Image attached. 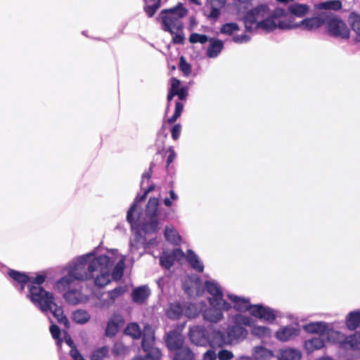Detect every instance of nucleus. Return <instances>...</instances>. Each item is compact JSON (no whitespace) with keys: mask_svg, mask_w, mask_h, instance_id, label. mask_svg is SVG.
I'll use <instances>...</instances> for the list:
<instances>
[{"mask_svg":"<svg viewBox=\"0 0 360 360\" xmlns=\"http://www.w3.org/2000/svg\"><path fill=\"white\" fill-rule=\"evenodd\" d=\"M126 256L120 255L117 250H107L105 254L98 255L97 250L77 257L63 268L67 276L62 277L55 284V289L63 292L73 281L94 280L99 287L108 285L112 279L119 280L123 274Z\"/></svg>","mask_w":360,"mask_h":360,"instance_id":"1","label":"nucleus"},{"mask_svg":"<svg viewBox=\"0 0 360 360\" xmlns=\"http://www.w3.org/2000/svg\"><path fill=\"white\" fill-rule=\"evenodd\" d=\"M234 6L237 13L243 20L245 30L250 32L257 30L270 32L276 29L283 30L301 29L312 31L325 25L327 20L326 13L297 20L292 16H285L284 8L278 7L272 10L267 4H261L248 10V2L237 0L234 1Z\"/></svg>","mask_w":360,"mask_h":360,"instance_id":"2","label":"nucleus"},{"mask_svg":"<svg viewBox=\"0 0 360 360\" xmlns=\"http://www.w3.org/2000/svg\"><path fill=\"white\" fill-rule=\"evenodd\" d=\"M153 189L150 186L141 197H136L132 206L127 212V219L131 224L135 234L131 238L129 243V255L131 259L139 258L142 252L136 254L140 248L149 249L152 246L158 245L156 238L150 239L148 241L142 236L144 234L155 233L159 230V225L166 219L167 214L166 211L159 207V200L157 198H150L146 206L145 212L139 214V207L141 202L145 198L149 191Z\"/></svg>","mask_w":360,"mask_h":360,"instance_id":"3","label":"nucleus"},{"mask_svg":"<svg viewBox=\"0 0 360 360\" xmlns=\"http://www.w3.org/2000/svg\"><path fill=\"white\" fill-rule=\"evenodd\" d=\"M30 301L44 313L50 311L59 323L69 327V321L63 314V309L56 302L53 293L46 291L42 287H31Z\"/></svg>","mask_w":360,"mask_h":360,"instance_id":"4","label":"nucleus"},{"mask_svg":"<svg viewBox=\"0 0 360 360\" xmlns=\"http://www.w3.org/2000/svg\"><path fill=\"white\" fill-rule=\"evenodd\" d=\"M126 335L131 336L134 339H139L143 337L142 348L146 353L145 356H141L135 357L133 360H160L161 356L160 351L158 348L154 347L155 336L154 330L148 325L144 326L141 331L139 326L136 323L128 324L125 328Z\"/></svg>","mask_w":360,"mask_h":360,"instance_id":"5","label":"nucleus"},{"mask_svg":"<svg viewBox=\"0 0 360 360\" xmlns=\"http://www.w3.org/2000/svg\"><path fill=\"white\" fill-rule=\"evenodd\" d=\"M188 13V10L181 3H179L175 7L170 9L162 11L160 20L162 24V29L172 34L182 30L183 25L181 19Z\"/></svg>","mask_w":360,"mask_h":360,"instance_id":"6","label":"nucleus"},{"mask_svg":"<svg viewBox=\"0 0 360 360\" xmlns=\"http://www.w3.org/2000/svg\"><path fill=\"white\" fill-rule=\"evenodd\" d=\"M231 321L234 323V326H229L227 330V336L229 342L238 343L245 340L248 335V330L243 327L251 326L254 323V320L248 316L242 314H237L231 316Z\"/></svg>","mask_w":360,"mask_h":360,"instance_id":"7","label":"nucleus"},{"mask_svg":"<svg viewBox=\"0 0 360 360\" xmlns=\"http://www.w3.org/2000/svg\"><path fill=\"white\" fill-rule=\"evenodd\" d=\"M9 277L13 281V284L19 288L20 291L24 290L25 285L27 286L28 293L27 297L30 300L31 287H41V285L45 281L46 276L44 274H37L35 276H29L25 273L9 269L8 271Z\"/></svg>","mask_w":360,"mask_h":360,"instance_id":"8","label":"nucleus"},{"mask_svg":"<svg viewBox=\"0 0 360 360\" xmlns=\"http://www.w3.org/2000/svg\"><path fill=\"white\" fill-rule=\"evenodd\" d=\"M188 335L191 341L198 346H206L210 344L212 347H222L225 342L223 338L224 335L220 331L216 333L212 339L209 340L205 328L202 326L191 327Z\"/></svg>","mask_w":360,"mask_h":360,"instance_id":"9","label":"nucleus"},{"mask_svg":"<svg viewBox=\"0 0 360 360\" xmlns=\"http://www.w3.org/2000/svg\"><path fill=\"white\" fill-rule=\"evenodd\" d=\"M231 309V305L229 302H225V304L221 303L219 304H209V307L203 308L202 317L207 321L217 323L223 320L224 311Z\"/></svg>","mask_w":360,"mask_h":360,"instance_id":"10","label":"nucleus"},{"mask_svg":"<svg viewBox=\"0 0 360 360\" xmlns=\"http://www.w3.org/2000/svg\"><path fill=\"white\" fill-rule=\"evenodd\" d=\"M328 33L335 37L347 38L349 30L346 24L340 18L327 14L326 23Z\"/></svg>","mask_w":360,"mask_h":360,"instance_id":"11","label":"nucleus"},{"mask_svg":"<svg viewBox=\"0 0 360 360\" xmlns=\"http://www.w3.org/2000/svg\"><path fill=\"white\" fill-rule=\"evenodd\" d=\"M205 288L207 292L210 295L207 301L209 304H219V303L224 304L227 302L224 299V293L222 287L219 283L214 279H207L205 282Z\"/></svg>","mask_w":360,"mask_h":360,"instance_id":"12","label":"nucleus"},{"mask_svg":"<svg viewBox=\"0 0 360 360\" xmlns=\"http://www.w3.org/2000/svg\"><path fill=\"white\" fill-rule=\"evenodd\" d=\"M233 0H206L204 14L210 20H217L221 15V10L231 4Z\"/></svg>","mask_w":360,"mask_h":360,"instance_id":"13","label":"nucleus"},{"mask_svg":"<svg viewBox=\"0 0 360 360\" xmlns=\"http://www.w3.org/2000/svg\"><path fill=\"white\" fill-rule=\"evenodd\" d=\"M63 293L64 300L71 305L84 304L89 300V296L84 294L81 288H67Z\"/></svg>","mask_w":360,"mask_h":360,"instance_id":"14","label":"nucleus"},{"mask_svg":"<svg viewBox=\"0 0 360 360\" xmlns=\"http://www.w3.org/2000/svg\"><path fill=\"white\" fill-rule=\"evenodd\" d=\"M300 331L298 324L283 326L275 333V338L280 342H286L298 337Z\"/></svg>","mask_w":360,"mask_h":360,"instance_id":"15","label":"nucleus"},{"mask_svg":"<svg viewBox=\"0 0 360 360\" xmlns=\"http://www.w3.org/2000/svg\"><path fill=\"white\" fill-rule=\"evenodd\" d=\"M185 257L184 252L179 248L171 252L164 251L160 257V264L162 267L169 269L175 262H181Z\"/></svg>","mask_w":360,"mask_h":360,"instance_id":"16","label":"nucleus"},{"mask_svg":"<svg viewBox=\"0 0 360 360\" xmlns=\"http://www.w3.org/2000/svg\"><path fill=\"white\" fill-rule=\"evenodd\" d=\"M183 288L189 296L193 295L200 296L203 292L201 281L199 277L195 275L188 277L184 281Z\"/></svg>","mask_w":360,"mask_h":360,"instance_id":"17","label":"nucleus"},{"mask_svg":"<svg viewBox=\"0 0 360 360\" xmlns=\"http://www.w3.org/2000/svg\"><path fill=\"white\" fill-rule=\"evenodd\" d=\"M126 291L127 288L125 286H119L112 290L108 291L106 296L101 298L96 306L99 308H108Z\"/></svg>","mask_w":360,"mask_h":360,"instance_id":"18","label":"nucleus"},{"mask_svg":"<svg viewBox=\"0 0 360 360\" xmlns=\"http://www.w3.org/2000/svg\"><path fill=\"white\" fill-rule=\"evenodd\" d=\"M226 296L229 300L231 308L233 307L236 311L244 312L250 308V300L248 297L238 296L230 292H227Z\"/></svg>","mask_w":360,"mask_h":360,"instance_id":"19","label":"nucleus"},{"mask_svg":"<svg viewBox=\"0 0 360 360\" xmlns=\"http://www.w3.org/2000/svg\"><path fill=\"white\" fill-rule=\"evenodd\" d=\"M165 342L167 347L171 351L179 350L181 347H184V338L180 332L173 330L167 334Z\"/></svg>","mask_w":360,"mask_h":360,"instance_id":"20","label":"nucleus"},{"mask_svg":"<svg viewBox=\"0 0 360 360\" xmlns=\"http://www.w3.org/2000/svg\"><path fill=\"white\" fill-rule=\"evenodd\" d=\"M174 96H178L181 101L186 99L187 96V89L181 86L180 81L176 78H172L171 79V87L167 96L169 102L172 99Z\"/></svg>","mask_w":360,"mask_h":360,"instance_id":"21","label":"nucleus"},{"mask_svg":"<svg viewBox=\"0 0 360 360\" xmlns=\"http://www.w3.org/2000/svg\"><path fill=\"white\" fill-rule=\"evenodd\" d=\"M302 352L296 348L285 347L277 352L278 360H301Z\"/></svg>","mask_w":360,"mask_h":360,"instance_id":"22","label":"nucleus"},{"mask_svg":"<svg viewBox=\"0 0 360 360\" xmlns=\"http://www.w3.org/2000/svg\"><path fill=\"white\" fill-rule=\"evenodd\" d=\"M328 323L324 321H314L305 324L303 329L306 333L311 334H319L320 336L325 335L326 330H328Z\"/></svg>","mask_w":360,"mask_h":360,"instance_id":"23","label":"nucleus"},{"mask_svg":"<svg viewBox=\"0 0 360 360\" xmlns=\"http://www.w3.org/2000/svg\"><path fill=\"white\" fill-rule=\"evenodd\" d=\"M328 342L338 344L342 348L345 335L337 330H335L331 323H328V330L325 331V335Z\"/></svg>","mask_w":360,"mask_h":360,"instance_id":"24","label":"nucleus"},{"mask_svg":"<svg viewBox=\"0 0 360 360\" xmlns=\"http://www.w3.org/2000/svg\"><path fill=\"white\" fill-rule=\"evenodd\" d=\"M288 11L291 15H288L285 11V16H292L296 19V18H303L305 16L309 11V7L307 4H294L288 7Z\"/></svg>","mask_w":360,"mask_h":360,"instance_id":"25","label":"nucleus"},{"mask_svg":"<svg viewBox=\"0 0 360 360\" xmlns=\"http://www.w3.org/2000/svg\"><path fill=\"white\" fill-rule=\"evenodd\" d=\"M184 258L191 264L192 268L198 272H202L204 264L198 256L191 250H188Z\"/></svg>","mask_w":360,"mask_h":360,"instance_id":"26","label":"nucleus"},{"mask_svg":"<svg viewBox=\"0 0 360 360\" xmlns=\"http://www.w3.org/2000/svg\"><path fill=\"white\" fill-rule=\"evenodd\" d=\"M252 351L254 360H270L274 356L273 351L263 346H255Z\"/></svg>","mask_w":360,"mask_h":360,"instance_id":"27","label":"nucleus"},{"mask_svg":"<svg viewBox=\"0 0 360 360\" xmlns=\"http://www.w3.org/2000/svg\"><path fill=\"white\" fill-rule=\"evenodd\" d=\"M324 345V341L321 337H314L307 340L304 343V347L307 353H312L316 350L321 349Z\"/></svg>","mask_w":360,"mask_h":360,"instance_id":"28","label":"nucleus"},{"mask_svg":"<svg viewBox=\"0 0 360 360\" xmlns=\"http://www.w3.org/2000/svg\"><path fill=\"white\" fill-rule=\"evenodd\" d=\"M149 295L150 290L146 285L135 288L131 294L133 301L139 304L144 302Z\"/></svg>","mask_w":360,"mask_h":360,"instance_id":"29","label":"nucleus"},{"mask_svg":"<svg viewBox=\"0 0 360 360\" xmlns=\"http://www.w3.org/2000/svg\"><path fill=\"white\" fill-rule=\"evenodd\" d=\"M345 323L350 330H354L360 327V310L349 312L346 317Z\"/></svg>","mask_w":360,"mask_h":360,"instance_id":"30","label":"nucleus"},{"mask_svg":"<svg viewBox=\"0 0 360 360\" xmlns=\"http://www.w3.org/2000/svg\"><path fill=\"white\" fill-rule=\"evenodd\" d=\"M209 41L210 46L207 49V55L209 58H216L223 49V41L214 39H210Z\"/></svg>","mask_w":360,"mask_h":360,"instance_id":"31","label":"nucleus"},{"mask_svg":"<svg viewBox=\"0 0 360 360\" xmlns=\"http://www.w3.org/2000/svg\"><path fill=\"white\" fill-rule=\"evenodd\" d=\"M71 318L76 323L83 325L89 321L91 316L88 311L78 309L72 313Z\"/></svg>","mask_w":360,"mask_h":360,"instance_id":"32","label":"nucleus"},{"mask_svg":"<svg viewBox=\"0 0 360 360\" xmlns=\"http://www.w3.org/2000/svg\"><path fill=\"white\" fill-rule=\"evenodd\" d=\"M205 307V303L200 302L199 304H189L184 306V315L191 319L194 318L199 314L200 312L202 313L203 308Z\"/></svg>","mask_w":360,"mask_h":360,"instance_id":"33","label":"nucleus"},{"mask_svg":"<svg viewBox=\"0 0 360 360\" xmlns=\"http://www.w3.org/2000/svg\"><path fill=\"white\" fill-rule=\"evenodd\" d=\"M343 349H360V333H356L350 336H345Z\"/></svg>","mask_w":360,"mask_h":360,"instance_id":"34","label":"nucleus"},{"mask_svg":"<svg viewBox=\"0 0 360 360\" xmlns=\"http://www.w3.org/2000/svg\"><path fill=\"white\" fill-rule=\"evenodd\" d=\"M164 235L165 239L172 244L178 245L181 241V236L173 226H166Z\"/></svg>","mask_w":360,"mask_h":360,"instance_id":"35","label":"nucleus"},{"mask_svg":"<svg viewBox=\"0 0 360 360\" xmlns=\"http://www.w3.org/2000/svg\"><path fill=\"white\" fill-rule=\"evenodd\" d=\"M166 313L170 319H179L182 314H184V306L182 307L179 303H172L167 308Z\"/></svg>","mask_w":360,"mask_h":360,"instance_id":"36","label":"nucleus"},{"mask_svg":"<svg viewBox=\"0 0 360 360\" xmlns=\"http://www.w3.org/2000/svg\"><path fill=\"white\" fill-rule=\"evenodd\" d=\"M251 333L252 335L259 338H269L271 335V330L264 326L252 325L251 326Z\"/></svg>","mask_w":360,"mask_h":360,"instance_id":"37","label":"nucleus"},{"mask_svg":"<svg viewBox=\"0 0 360 360\" xmlns=\"http://www.w3.org/2000/svg\"><path fill=\"white\" fill-rule=\"evenodd\" d=\"M194 355L191 350L186 346L181 347L176 351L174 360H193Z\"/></svg>","mask_w":360,"mask_h":360,"instance_id":"38","label":"nucleus"},{"mask_svg":"<svg viewBox=\"0 0 360 360\" xmlns=\"http://www.w3.org/2000/svg\"><path fill=\"white\" fill-rule=\"evenodd\" d=\"M64 340L65 343L71 348L70 355L73 360H84L78 350L75 347L74 342L71 338L66 333H64Z\"/></svg>","mask_w":360,"mask_h":360,"instance_id":"39","label":"nucleus"},{"mask_svg":"<svg viewBox=\"0 0 360 360\" xmlns=\"http://www.w3.org/2000/svg\"><path fill=\"white\" fill-rule=\"evenodd\" d=\"M145 11L148 17H152L160 6V0H144Z\"/></svg>","mask_w":360,"mask_h":360,"instance_id":"40","label":"nucleus"},{"mask_svg":"<svg viewBox=\"0 0 360 360\" xmlns=\"http://www.w3.org/2000/svg\"><path fill=\"white\" fill-rule=\"evenodd\" d=\"M276 311L273 309L263 305L260 320L271 323L276 319Z\"/></svg>","mask_w":360,"mask_h":360,"instance_id":"41","label":"nucleus"},{"mask_svg":"<svg viewBox=\"0 0 360 360\" xmlns=\"http://www.w3.org/2000/svg\"><path fill=\"white\" fill-rule=\"evenodd\" d=\"M120 328V323L119 321H115L114 319H111L108 321L106 330H105V334L108 337H112L114 336L117 332L118 331V329Z\"/></svg>","mask_w":360,"mask_h":360,"instance_id":"42","label":"nucleus"},{"mask_svg":"<svg viewBox=\"0 0 360 360\" xmlns=\"http://www.w3.org/2000/svg\"><path fill=\"white\" fill-rule=\"evenodd\" d=\"M239 26L236 22H229L224 24L220 31L222 34L231 35L239 30Z\"/></svg>","mask_w":360,"mask_h":360,"instance_id":"43","label":"nucleus"},{"mask_svg":"<svg viewBox=\"0 0 360 360\" xmlns=\"http://www.w3.org/2000/svg\"><path fill=\"white\" fill-rule=\"evenodd\" d=\"M342 7V3L339 0L329 1L319 4V8L321 9H329L337 11Z\"/></svg>","mask_w":360,"mask_h":360,"instance_id":"44","label":"nucleus"},{"mask_svg":"<svg viewBox=\"0 0 360 360\" xmlns=\"http://www.w3.org/2000/svg\"><path fill=\"white\" fill-rule=\"evenodd\" d=\"M108 353V348L107 347H100L91 354V360H103Z\"/></svg>","mask_w":360,"mask_h":360,"instance_id":"45","label":"nucleus"},{"mask_svg":"<svg viewBox=\"0 0 360 360\" xmlns=\"http://www.w3.org/2000/svg\"><path fill=\"white\" fill-rule=\"evenodd\" d=\"M191 43H200L205 44L208 41V37L205 34H200L198 33H193L189 38Z\"/></svg>","mask_w":360,"mask_h":360,"instance_id":"46","label":"nucleus"},{"mask_svg":"<svg viewBox=\"0 0 360 360\" xmlns=\"http://www.w3.org/2000/svg\"><path fill=\"white\" fill-rule=\"evenodd\" d=\"M263 305L262 304H251L247 311H249L250 315L260 319L261 312L262 310Z\"/></svg>","mask_w":360,"mask_h":360,"instance_id":"47","label":"nucleus"},{"mask_svg":"<svg viewBox=\"0 0 360 360\" xmlns=\"http://www.w3.org/2000/svg\"><path fill=\"white\" fill-rule=\"evenodd\" d=\"M169 197L164 199V205L167 207L172 206L173 203L179 200V195L174 190H170L169 191Z\"/></svg>","mask_w":360,"mask_h":360,"instance_id":"48","label":"nucleus"},{"mask_svg":"<svg viewBox=\"0 0 360 360\" xmlns=\"http://www.w3.org/2000/svg\"><path fill=\"white\" fill-rule=\"evenodd\" d=\"M128 351L127 347H125L122 342H117L113 347V352L117 356L124 355Z\"/></svg>","mask_w":360,"mask_h":360,"instance_id":"49","label":"nucleus"},{"mask_svg":"<svg viewBox=\"0 0 360 360\" xmlns=\"http://www.w3.org/2000/svg\"><path fill=\"white\" fill-rule=\"evenodd\" d=\"M184 108V105L181 102H176L175 106V111L171 118L169 119V122H174L177 118L181 115Z\"/></svg>","mask_w":360,"mask_h":360,"instance_id":"50","label":"nucleus"},{"mask_svg":"<svg viewBox=\"0 0 360 360\" xmlns=\"http://www.w3.org/2000/svg\"><path fill=\"white\" fill-rule=\"evenodd\" d=\"M179 68L185 75H188L191 73V66L186 61L184 57L180 58Z\"/></svg>","mask_w":360,"mask_h":360,"instance_id":"51","label":"nucleus"},{"mask_svg":"<svg viewBox=\"0 0 360 360\" xmlns=\"http://www.w3.org/2000/svg\"><path fill=\"white\" fill-rule=\"evenodd\" d=\"M50 332L52 337L57 340V344L60 345L62 342L60 338V335L61 334L60 328L56 325H51L50 327Z\"/></svg>","mask_w":360,"mask_h":360,"instance_id":"52","label":"nucleus"},{"mask_svg":"<svg viewBox=\"0 0 360 360\" xmlns=\"http://www.w3.org/2000/svg\"><path fill=\"white\" fill-rule=\"evenodd\" d=\"M217 357L219 360H231L233 357V354L229 350L221 349L219 352Z\"/></svg>","mask_w":360,"mask_h":360,"instance_id":"53","label":"nucleus"},{"mask_svg":"<svg viewBox=\"0 0 360 360\" xmlns=\"http://www.w3.org/2000/svg\"><path fill=\"white\" fill-rule=\"evenodd\" d=\"M250 37L248 34H243L236 35L233 37V41L237 44H244L250 41Z\"/></svg>","mask_w":360,"mask_h":360,"instance_id":"54","label":"nucleus"},{"mask_svg":"<svg viewBox=\"0 0 360 360\" xmlns=\"http://www.w3.org/2000/svg\"><path fill=\"white\" fill-rule=\"evenodd\" d=\"M181 131V126L179 124L174 125L172 129V136L173 139L176 140L179 139Z\"/></svg>","mask_w":360,"mask_h":360,"instance_id":"55","label":"nucleus"},{"mask_svg":"<svg viewBox=\"0 0 360 360\" xmlns=\"http://www.w3.org/2000/svg\"><path fill=\"white\" fill-rule=\"evenodd\" d=\"M217 354L213 350H207L203 355V360H216Z\"/></svg>","mask_w":360,"mask_h":360,"instance_id":"56","label":"nucleus"},{"mask_svg":"<svg viewBox=\"0 0 360 360\" xmlns=\"http://www.w3.org/2000/svg\"><path fill=\"white\" fill-rule=\"evenodd\" d=\"M169 155L167 159V167H168L169 165L176 158V153L173 149L169 150Z\"/></svg>","mask_w":360,"mask_h":360,"instance_id":"57","label":"nucleus"},{"mask_svg":"<svg viewBox=\"0 0 360 360\" xmlns=\"http://www.w3.org/2000/svg\"><path fill=\"white\" fill-rule=\"evenodd\" d=\"M173 41L175 44H181L184 41V37L181 34H178L176 32L175 34H173Z\"/></svg>","mask_w":360,"mask_h":360,"instance_id":"58","label":"nucleus"},{"mask_svg":"<svg viewBox=\"0 0 360 360\" xmlns=\"http://www.w3.org/2000/svg\"><path fill=\"white\" fill-rule=\"evenodd\" d=\"M150 178V174L149 172H146L145 173L143 174L142 175V180H141V186L143 187L145 182L146 181H148Z\"/></svg>","mask_w":360,"mask_h":360,"instance_id":"59","label":"nucleus"},{"mask_svg":"<svg viewBox=\"0 0 360 360\" xmlns=\"http://www.w3.org/2000/svg\"><path fill=\"white\" fill-rule=\"evenodd\" d=\"M239 360H254L252 352L250 356L241 355L238 357Z\"/></svg>","mask_w":360,"mask_h":360,"instance_id":"60","label":"nucleus"},{"mask_svg":"<svg viewBox=\"0 0 360 360\" xmlns=\"http://www.w3.org/2000/svg\"><path fill=\"white\" fill-rule=\"evenodd\" d=\"M316 360H334V359L329 356H323L316 359Z\"/></svg>","mask_w":360,"mask_h":360,"instance_id":"61","label":"nucleus"},{"mask_svg":"<svg viewBox=\"0 0 360 360\" xmlns=\"http://www.w3.org/2000/svg\"><path fill=\"white\" fill-rule=\"evenodd\" d=\"M190 2L192 4H196V5H200L201 4V0H189Z\"/></svg>","mask_w":360,"mask_h":360,"instance_id":"62","label":"nucleus"}]
</instances>
